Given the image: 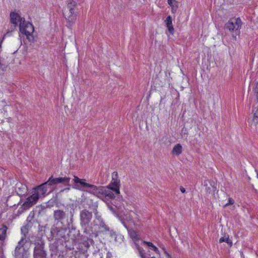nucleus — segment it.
Segmentation results:
<instances>
[{
    "mask_svg": "<svg viewBox=\"0 0 258 258\" xmlns=\"http://www.w3.org/2000/svg\"><path fill=\"white\" fill-rule=\"evenodd\" d=\"M93 213L87 209L80 211V224L85 234L89 230L92 224Z\"/></svg>",
    "mask_w": 258,
    "mask_h": 258,
    "instance_id": "423d86ee",
    "label": "nucleus"
},
{
    "mask_svg": "<svg viewBox=\"0 0 258 258\" xmlns=\"http://www.w3.org/2000/svg\"><path fill=\"white\" fill-rule=\"evenodd\" d=\"M122 224H123L124 226V227H125L127 230H128V227H127V225H126V223H125V222H124V221H122Z\"/></svg>",
    "mask_w": 258,
    "mask_h": 258,
    "instance_id": "79ce46f5",
    "label": "nucleus"
},
{
    "mask_svg": "<svg viewBox=\"0 0 258 258\" xmlns=\"http://www.w3.org/2000/svg\"><path fill=\"white\" fill-rule=\"evenodd\" d=\"M252 120L255 124H258V108L253 114Z\"/></svg>",
    "mask_w": 258,
    "mask_h": 258,
    "instance_id": "473e14b6",
    "label": "nucleus"
},
{
    "mask_svg": "<svg viewBox=\"0 0 258 258\" xmlns=\"http://www.w3.org/2000/svg\"><path fill=\"white\" fill-rule=\"evenodd\" d=\"M75 9L63 10V14L65 19L68 21L69 27H71L77 20V14L75 12Z\"/></svg>",
    "mask_w": 258,
    "mask_h": 258,
    "instance_id": "9b49d317",
    "label": "nucleus"
},
{
    "mask_svg": "<svg viewBox=\"0 0 258 258\" xmlns=\"http://www.w3.org/2000/svg\"><path fill=\"white\" fill-rule=\"evenodd\" d=\"M180 190L182 193H185V189L182 187V186H180Z\"/></svg>",
    "mask_w": 258,
    "mask_h": 258,
    "instance_id": "ea45409f",
    "label": "nucleus"
},
{
    "mask_svg": "<svg viewBox=\"0 0 258 258\" xmlns=\"http://www.w3.org/2000/svg\"><path fill=\"white\" fill-rule=\"evenodd\" d=\"M172 8V12H173V11H176V10H175V7L173 6V7H171Z\"/></svg>",
    "mask_w": 258,
    "mask_h": 258,
    "instance_id": "c03bdc74",
    "label": "nucleus"
},
{
    "mask_svg": "<svg viewBox=\"0 0 258 258\" xmlns=\"http://www.w3.org/2000/svg\"><path fill=\"white\" fill-rule=\"evenodd\" d=\"M137 248L141 258H146V256L144 255V253L143 252L144 251L143 248L141 247H140L139 245H138L137 246Z\"/></svg>",
    "mask_w": 258,
    "mask_h": 258,
    "instance_id": "f704fd0d",
    "label": "nucleus"
},
{
    "mask_svg": "<svg viewBox=\"0 0 258 258\" xmlns=\"http://www.w3.org/2000/svg\"><path fill=\"white\" fill-rule=\"evenodd\" d=\"M71 229V227L53 225L50 229V235L48 238L51 240L54 238L55 240L68 239L67 232L68 229Z\"/></svg>",
    "mask_w": 258,
    "mask_h": 258,
    "instance_id": "0eeeda50",
    "label": "nucleus"
},
{
    "mask_svg": "<svg viewBox=\"0 0 258 258\" xmlns=\"http://www.w3.org/2000/svg\"><path fill=\"white\" fill-rule=\"evenodd\" d=\"M151 258H155V257H151Z\"/></svg>",
    "mask_w": 258,
    "mask_h": 258,
    "instance_id": "de8ad7c7",
    "label": "nucleus"
},
{
    "mask_svg": "<svg viewBox=\"0 0 258 258\" xmlns=\"http://www.w3.org/2000/svg\"><path fill=\"white\" fill-rule=\"evenodd\" d=\"M102 187L103 186H97L93 184H89L85 191L90 192L99 198L102 190L101 189H102Z\"/></svg>",
    "mask_w": 258,
    "mask_h": 258,
    "instance_id": "a211bd4d",
    "label": "nucleus"
},
{
    "mask_svg": "<svg viewBox=\"0 0 258 258\" xmlns=\"http://www.w3.org/2000/svg\"><path fill=\"white\" fill-rule=\"evenodd\" d=\"M219 242L220 243L225 242L228 244L230 247H231L233 245L232 240L229 238V235L226 233H224L223 236L220 238Z\"/></svg>",
    "mask_w": 258,
    "mask_h": 258,
    "instance_id": "412c9836",
    "label": "nucleus"
},
{
    "mask_svg": "<svg viewBox=\"0 0 258 258\" xmlns=\"http://www.w3.org/2000/svg\"><path fill=\"white\" fill-rule=\"evenodd\" d=\"M31 244L34 245L33 258H47V251L45 247V240L40 236L32 237L29 239Z\"/></svg>",
    "mask_w": 258,
    "mask_h": 258,
    "instance_id": "20e7f679",
    "label": "nucleus"
},
{
    "mask_svg": "<svg viewBox=\"0 0 258 258\" xmlns=\"http://www.w3.org/2000/svg\"><path fill=\"white\" fill-rule=\"evenodd\" d=\"M7 229V227L5 225L3 224L2 227L0 228V240L5 239Z\"/></svg>",
    "mask_w": 258,
    "mask_h": 258,
    "instance_id": "b1692460",
    "label": "nucleus"
},
{
    "mask_svg": "<svg viewBox=\"0 0 258 258\" xmlns=\"http://www.w3.org/2000/svg\"><path fill=\"white\" fill-rule=\"evenodd\" d=\"M182 132L183 133V134H187V132L186 129L184 130V128H182Z\"/></svg>",
    "mask_w": 258,
    "mask_h": 258,
    "instance_id": "a19ab883",
    "label": "nucleus"
},
{
    "mask_svg": "<svg viewBox=\"0 0 258 258\" xmlns=\"http://www.w3.org/2000/svg\"><path fill=\"white\" fill-rule=\"evenodd\" d=\"M77 4L76 2L74 0H69L67 4V9H76L77 7Z\"/></svg>",
    "mask_w": 258,
    "mask_h": 258,
    "instance_id": "cd10ccee",
    "label": "nucleus"
},
{
    "mask_svg": "<svg viewBox=\"0 0 258 258\" xmlns=\"http://www.w3.org/2000/svg\"><path fill=\"white\" fill-rule=\"evenodd\" d=\"M86 203L88 205V208L93 210L95 214V219L93 220L92 224L86 234L89 236L95 237H98L99 233L108 234L111 238L116 240L115 232L110 229L106 224L102 216L98 214L97 203H93L91 200H87Z\"/></svg>",
    "mask_w": 258,
    "mask_h": 258,
    "instance_id": "f03ea898",
    "label": "nucleus"
},
{
    "mask_svg": "<svg viewBox=\"0 0 258 258\" xmlns=\"http://www.w3.org/2000/svg\"><path fill=\"white\" fill-rule=\"evenodd\" d=\"M58 193H56L55 196H53L50 200L46 203L47 208H51L54 205H57L58 202Z\"/></svg>",
    "mask_w": 258,
    "mask_h": 258,
    "instance_id": "aec40b11",
    "label": "nucleus"
},
{
    "mask_svg": "<svg viewBox=\"0 0 258 258\" xmlns=\"http://www.w3.org/2000/svg\"><path fill=\"white\" fill-rule=\"evenodd\" d=\"M37 208L39 209L38 210V214H40L41 212H43L46 208H47L46 207V205L45 206L40 205L37 207Z\"/></svg>",
    "mask_w": 258,
    "mask_h": 258,
    "instance_id": "c9c22d12",
    "label": "nucleus"
},
{
    "mask_svg": "<svg viewBox=\"0 0 258 258\" xmlns=\"http://www.w3.org/2000/svg\"><path fill=\"white\" fill-rule=\"evenodd\" d=\"M63 243V240H56L54 242L49 244V248L51 252V256L53 254L58 256H63L66 255L67 252L65 249L66 245H64Z\"/></svg>",
    "mask_w": 258,
    "mask_h": 258,
    "instance_id": "6e6552de",
    "label": "nucleus"
},
{
    "mask_svg": "<svg viewBox=\"0 0 258 258\" xmlns=\"http://www.w3.org/2000/svg\"><path fill=\"white\" fill-rule=\"evenodd\" d=\"M109 209H110L111 210H113V209H114V208H113L112 206H109Z\"/></svg>",
    "mask_w": 258,
    "mask_h": 258,
    "instance_id": "a18cd8bd",
    "label": "nucleus"
},
{
    "mask_svg": "<svg viewBox=\"0 0 258 258\" xmlns=\"http://www.w3.org/2000/svg\"><path fill=\"white\" fill-rule=\"evenodd\" d=\"M163 249L164 250L165 253L168 256V257H171L170 255L165 251V249Z\"/></svg>",
    "mask_w": 258,
    "mask_h": 258,
    "instance_id": "37998d69",
    "label": "nucleus"
},
{
    "mask_svg": "<svg viewBox=\"0 0 258 258\" xmlns=\"http://www.w3.org/2000/svg\"><path fill=\"white\" fill-rule=\"evenodd\" d=\"M257 177L258 178V172H257Z\"/></svg>",
    "mask_w": 258,
    "mask_h": 258,
    "instance_id": "49530a36",
    "label": "nucleus"
},
{
    "mask_svg": "<svg viewBox=\"0 0 258 258\" xmlns=\"http://www.w3.org/2000/svg\"><path fill=\"white\" fill-rule=\"evenodd\" d=\"M26 36L27 39L30 42H33L36 41L35 38L32 35V33H22Z\"/></svg>",
    "mask_w": 258,
    "mask_h": 258,
    "instance_id": "c85d7f7f",
    "label": "nucleus"
},
{
    "mask_svg": "<svg viewBox=\"0 0 258 258\" xmlns=\"http://www.w3.org/2000/svg\"><path fill=\"white\" fill-rule=\"evenodd\" d=\"M34 216H35V212L34 211H31L29 216H28L27 218V223L26 225H27V227H32L33 223L35 222L34 219Z\"/></svg>",
    "mask_w": 258,
    "mask_h": 258,
    "instance_id": "4be33fe9",
    "label": "nucleus"
},
{
    "mask_svg": "<svg viewBox=\"0 0 258 258\" xmlns=\"http://www.w3.org/2000/svg\"><path fill=\"white\" fill-rule=\"evenodd\" d=\"M63 243L64 245H66V246H65V249L67 253L68 252V250H71L74 248L73 245L71 243V242L69 239L68 240L67 239H64L63 240Z\"/></svg>",
    "mask_w": 258,
    "mask_h": 258,
    "instance_id": "393cba45",
    "label": "nucleus"
},
{
    "mask_svg": "<svg viewBox=\"0 0 258 258\" xmlns=\"http://www.w3.org/2000/svg\"><path fill=\"white\" fill-rule=\"evenodd\" d=\"M258 83L256 84V87L254 89V93H256V97L258 101V87H257Z\"/></svg>",
    "mask_w": 258,
    "mask_h": 258,
    "instance_id": "58836bf2",
    "label": "nucleus"
},
{
    "mask_svg": "<svg viewBox=\"0 0 258 258\" xmlns=\"http://www.w3.org/2000/svg\"><path fill=\"white\" fill-rule=\"evenodd\" d=\"M10 18V22L13 24V26L11 27V31L16 29V27L18 25V23H19V25H21L22 22H23V19H25L21 17L18 13L15 12H11Z\"/></svg>",
    "mask_w": 258,
    "mask_h": 258,
    "instance_id": "f8f14e48",
    "label": "nucleus"
},
{
    "mask_svg": "<svg viewBox=\"0 0 258 258\" xmlns=\"http://www.w3.org/2000/svg\"><path fill=\"white\" fill-rule=\"evenodd\" d=\"M164 23L170 34L173 35L174 33V29L172 25V17L170 16H167L164 21Z\"/></svg>",
    "mask_w": 258,
    "mask_h": 258,
    "instance_id": "6ab92c4d",
    "label": "nucleus"
},
{
    "mask_svg": "<svg viewBox=\"0 0 258 258\" xmlns=\"http://www.w3.org/2000/svg\"><path fill=\"white\" fill-rule=\"evenodd\" d=\"M16 195H18V197H20L21 199L22 197H26L28 191V188L26 185L22 183H19L16 184Z\"/></svg>",
    "mask_w": 258,
    "mask_h": 258,
    "instance_id": "f3484780",
    "label": "nucleus"
},
{
    "mask_svg": "<svg viewBox=\"0 0 258 258\" xmlns=\"http://www.w3.org/2000/svg\"><path fill=\"white\" fill-rule=\"evenodd\" d=\"M112 179L115 180V179H119L118 178V173L117 172L114 171L112 174Z\"/></svg>",
    "mask_w": 258,
    "mask_h": 258,
    "instance_id": "4c0bfd02",
    "label": "nucleus"
},
{
    "mask_svg": "<svg viewBox=\"0 0 258 258\" xmlns=\"http://www.w3.org/2000/svg\"><path fill=\"white\" fill-rule=\"evenodd\" d=\"M7 68V65L3 62V60L2 58L0 57V69L3 71H5L6 70Z\"/></svg>",
    "mask_w": 258,
    "mask_h": 258,
    "instance_id": "72a5a7b5",
    "label": "nucleus"
},
{
    "mask_svg": "<svg viewBox=\"0 0 258 258\" xmlns=\"http://www.w3.org/2000/svg\"><path fill=\"white\" fill-rule=\"evenodd\" d=\"M182 149L181 145L180 144H177L173 147L172 153L176 156H178L182 153Z\"/></svg>",
    "mask_w": 258,
    "mask_h": 258,
    "instance_id": "5701e85b",
    "label": "nucleus"
},
{
    "mask_svg": "<svg viewBox=\"0 0 258 258\" xmlns=\"http://www.w3.org/2000/svg\"><path fill=\"white\" fill-rule=\"evenodd\" d=\"M167 2L168 5L170 7H175V10L177 9L178 8V2L176 0H167Z\"/></svg>",
    "mask_w": 258,
    "mask_h": 258,
    "instance_id": "c756f323",
    "label": "nucleus"
},
{
    "mask_svg": "<svg viewBox=\"0 0 258 258\" xmlns=\"http://www.w3.org/2000/svg\"><path fill=\"white\" fill-rule=\"evenodd\" d=\"M74 210L70 211V215L63 210L58 209L54 210L53 214L54 219L53 225L71 227L72 230H75L76 227L74 225Z\"/></svg>",
    "mask_w": 258,
    "mask_h": 258,
    "instance_id": "7ed1b4c3",
    "label": "nucleus"
},
{
    "mask_svg": "<svg viewBox=\"0 0 258 258\" xmlns=\"http://www.w3.org/2000/svg\"><path fill=\"white\" fill-rule=\"evenodd\" d=\"M144 243L148 247H149L151 249L154 250L156 253H158L159 252V250H158V248L155 246L152 242L144 241Z\"/></svg>",
    "mask_w": 258,
    "mask_h": 258,
    "instance_id": "bb28decb",
    "label": "nucleus"
},
{
    "mask_svg": "<svg viewBox=\"0 0 258 258\" xmlns=\"http://www.w3.org/2000/svg\"><path fill=\"white\" fill-rule=\"evenodd\" d=\"M21 25H19L20 32L21 33H33L34 31L33 24L26 22L25 19H23Z\"/></svg>",
    "mask_w": 258,
    "mask_h": 258,
    "instance_id": "ddd939ff",
    "label": "nucleus"
},
{
    "mask_svg": "<svg viewBox=\"0 0 258 258\" xmlns=\"http://www.w3.org/2000/svg\"><path fill=\"white\" fill-rule=\"evenodd\" d=\"M242 22L239 17L230 18L224 25V29L228 30L232 34L233 39L236 40V36L240 34V30L241 28Z\"/></svg>",
    "mask_w": 258,
    "mask_h": 258,
    "instance_id": "39448f33",
    "label": "nucleus"
},
{
    "mask_svg": "<svg viewBox=\"0 0 258 258\" xmlns=\"http://www.w3.org/2000/svg\"><path fill=\"white\" fill-rule=\"evenodd\" d=\"M73 181L76 184V188L82 190H85L89 184L86 182V179H81L76 176H74Z\"/></svg>",
    "mask_w": 258,
    "mask_h": 258,
    "instance_id": "4468645a",
    "label": "nucleus"
},
{
    "mask_svg": "<svg viewBox=\"0 0 258 258\" xmlns=\"http://www.w3.org/2000/svg\"><path fill=\"white\" fill-rule=\"evenodd\" d=\"M22 199H20V200L18 195H13L9 196L8 197L7 200V205L10 207H13L15 206L18 207Z\"/></svg>",
    "mask_w": 258,
    "mask_h": 258,
    "instance_id": "2eb2a0df",
    "label": "nucleus"
},
{
    "mask_svg": "<svg viewBox=\"0 0 258 258\" xmlns=\"http://www.w3.org/2000/svg\"><path fill=\"white\" fill-rule=\"evenodd\" d=\"M234 200L231 198H229L228 199V203H227L226 204H225V207H227L230 205H233L234 204Z\"/></svg>",
    "mask_w": 258,
    "mask_h": 258,
    "instance_id": "e433bc0d",
    "label": "nucleus"
},
{
    "mask_svg": "<svg viewBox=\"0 0 258 258\" xmlns=\"http://www.w3.org/2000/svg\"><path fill=\"white\" fill-rule=\"evenodd\" d=\"M70 180L71 178L67 176L54 177L51 175L46 181L32 188L31 195L26 199L20 208L21 212L29 209L36 204L40 199L45 197L55 188L57 185L61 184L64 186H70Z\"/></svg>",
    "mask_w": 258,
    "mask_h": 258,
    "instance_id": "f257e3e1",
    "label": "nucleus"
},
{
    "mask_svg": "<svg viewBox=\"0 0 258 258\" xmlns=\"http://www.w3.org/2000/svg\"><path fill=\"white\" fill-rule=\"evenodd\" d=\"M31 227H27V225H25V226H23L21 229V231L22 233L23 234V236L22 237H25L26 238V234H28L29 229Z\"/></svg>",
    "mask_w": 258,
    "mask_h": 258,
    "instance_id": "7c9ffc66",
    "label": "nucleus"
},
{
    "mask_svg": "<svg viewBox=\"0 0 258 258\" xmlns=\"http://www.w3.org/2000/svg\"><path fill=\"white\" fill-rule=\"evenodd\" d=\"M131 237L135 240H138L140 239V236L137 234V232L134 230H128Z\"/></svg>",
    "mask_w": 258,
    "mask_h": 258,
    "instance_id": "a878e982",
    "label": "nucleus"
},
{
    "mask_svg": "<svg viewBox=\"0 0 258 258\" xmlns=\"http://www.w3.org/2000/svg\"><path fill=\"white\" fill-rule=\"evenodd\" d=\"M101 194L100 196V199L102 200L105 201H109L111 200H113L115 198H119L120 196H117L115 194V192L112 190V189H110V188L106 186L102 187L101 189Z\"/></svg>",
    "mask_w": 258,
    "mask_h": 258,
    "instance_id": "9d476101",
    "label": "nucleus"
},
{
    "mask_svg": "<svg viewBox=\"0 0 258 258\" xmlns=\"http://www.w3.org/2000/svg\"><path fill=\"white\" fill-rule=\"evenodd\" d=\"M80 244L82 247V250L83 251V252L86 251L87 249L90 247V244L87 241H84Z\"/></svg>",
    "mask_w": 258,
    "mask_h": 258,
    "instance_id": "2f4dec72",
    "label": "nucleus"
},
{
    "mask_svg": "<svg viewBox=\"0 0 258 258\" xmlns=\"http://www.w3.org/2000/svg\"><path fill=\"white\" fill-rule=\"evenodd\" d=\"M120 180L119 179H115L114 180L112 179V180L110 183L107 185V186L110 189H112V190L115 192V194L117 196H120Z\"/></svg>",
    "mask_w": 258,
    "mask_h": 258,
    "instance_id": "dca6fc26",
    "label": "nucleus"
},
{
    "mask_svg": "<svg viewBox=\"0 0 258 258\" xmlns=\"http://www.w3.org/2000/svg\"><path fill=\"white\" fill-rule=\"evenodd\" d=\"M26 242L27 239H25V237H22L15 248L14 254L15 258H24L27 250L24 247V245Z\"/></svg>",
    "mask_w": 258,
    "mask_h": 258,
    "instance_id": "1a4fd4ad",
    "label": "nucleus"
}]
</instances>
